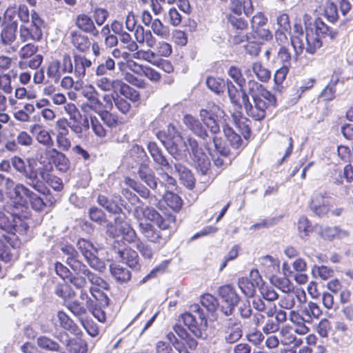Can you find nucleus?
Returning a JSON list of instances; mask_svg holds the SVG:
<instances>
[{
  "label": "nucleus",
  "instance_id": "obj_56",
  "mask_svg": "<svg viewBox=\"0 0 353 353\" xmlns=\"http://www.w3.org/2000/svg\"><path fill=\"white\" fill-rule=\"evenodd\" d=\"M99 117V119L103 121L107 126L110 128H114L117 125L118 121L117 117L110 113L109 111L103 110V108L100 109V111L96 112Z\"/></svg>",
  "mask_w": 353,
  "mask_h": 353
},
{
  "label": "nucleus",
  "instance_id": "obj_21",
  "mask_svg": "<svg viewBox=\"0 0 353 353\" xmlns=\"http://www.w3.org/2000/svg\"><path fill=\"white\" fill-rule=\"evenodd\" d=\"M62 252L67 255V264L73 271H79L85 265L79 260V254L74 248L70 245H65L61 247Z\"/></svg>",
  "mask_w": 353,
  "mask_h": 353
},
{
  "label": "nucleus",
  "instance_id": "obj_55",
  "mask_svg": "<svg viewBox=\"0 0 353 353\" xmlns=\"http://www.w3.org/2000/svg\"><path fill=\"white\" fill-rule=\"evenodd\" d=\"M92 130L94 134L99 137L103 138L106 136L107 132L105 128L101 123L99 118L90 114L89 116Z\"/></svg>",
  "mask_w": 353,
  "mask_h": 353
},
{
  "label": "nucleus",
  "instance_id": "obj_44",
  "mask_svg": "<svg viewBox=\"0 0 353 353\" xmlns=\"http://www.w3.org/2000/svg\"><path fill=\"white\" fill-rule=\"evenodd\" d=\"M67 350L70 353H87V342L81 339H73L69 340L67 343Z\"/></svg>",
  "mask_w": 353,
  "mask_h": 353
},
{
  "label": "nucleus",
  "instance_id": "obj_23",
  "mask_svg": "<svg viewBox=\"0 0 353 353\" xmlns=\"http://www.w3.org/2000/svg\"><path fill=\"white\" fill-rule=\"evenodd\" d=\"M294 34L291 37V44L293 46L296 55L303 53L305 48L303 27L301 23H294L293 27Z\"/></svg>",
  "mask_w": 353,
  "mask_h": 353
},
{
  "label": "nucleus",
  "instance_id": "obj_58",
  "mask_svg": "<svg viewBox=\"0 0 353 353\" xmlns=\"http://www.w3.org/2000/svg\"><path fill=\"white\" fill-rule=\"evenodd\" d=\"M134 58L147 61L152 64H157L158 57L157 55L150 50H139L134 54Z\"/></svg>",
  "mask_w": 353,
  "mask_h": 353
},
{
  "label": "nucleus",
  "instance_id": "obj_50",
  "mask_svg": "<svg viewBox=\"0 0 353 353\" xmlns=\"http://www.w3.org/2000/svg\"><path fill=\"white\" fill-rule=\"evenodd\" d=\"M226 85L228 94L231 103L236 105H240V98H242L241 90H244L243 87L240 88V90H238L236 87L228 80L226 82Z\"/></svg>",
  "mask_w": 353,
  "mask_h": 353
},
{
  "label": "nucleus",
  "instance_id": "obj_20",
  "mask_svg": "<svg viewBox=\"0 0 353 353\" xmlns=\"http://www.w3.org/2000/svg\"><path fill=\"white\" fill-rule=\"evenodd\" d=\"M26 179V183L35 191L46 194L49 190L44 186L43 182L39 179L38 172L34 168L26 170L23 174Z\"/></svg>",
  "mask_w": 353,
  "mask_h": 353
},
{
  "label": "nucleus",
  "instance_id": "obj_60",
  "mask_svg": "<svg viewBox=\"0 0 353 353\" xmlns=\"http://www.w3.org/2000/svg\"><path fill=\"white\" fill-rule=\"evenodd\" d=\"M120 91L122 94L132 102H137L140 100L139 93L123 82L120 86Z\"/></svg>",
  "mask_w": 353,
  "mask_h": 353
},
{
  "label": "nucleus",
  "instance_id": "obj_13",
  "mask_svg": "<svg viewBox=\"0 0 353 353\" xmlns=\"http://www.w3.org/2000/svg\"><path fill=\"white\" fill-rule=\"evenodd\" d=\"M325 192H316L312 195L310 208L314 214L319 217L325 216L330 210V205L327 201Z\"/></svg>",
  "mask_w": 353,
  "mask_h": 353
},
{
  "label": "nucleus",
  "instance_id": "obj_51",
  "mask_svg": "<svg viewBox=\"0 0 353 353\" xmlns=\"http://www.w3.org/2000/svg\"><path fill=\"white\" fill-rule=\"evenodd\" d=\"M206 85L210 90L219 94L223 92L226 83L223 79L209 77L206 79Z\"/></svg>",
  "mask_w": 353,
  "mask_h": 353
},
{
  "label": "nucleus",
  "instance_id": "obj_14",
  "mask_svg": "<svg viewBox=\"0 0 353 353\" xmlns=\"http://www.w3.org/2000/svg\"><path fill=\"white\" fill-rule=\"evenodd\" d=\"M148 150L154 163L159 166V168H157V170H160L161 171H165L170 170V174H174L170 164L165 157L163 154L161 150L158 147L156 143L150 142L148 145Z\"/></svg>",
  "mask_w": 353,
  "mask_h": 353
},
{
  "label": "nucleus",
  "instance_id": "obj_31",
  "mask_svg": "<svg viewBox=\"0 0 353 353\" xmlns=\"http://www.w3.org/2000/svg\"><path fill=\"white\" fill-rule=\"evenodd\" d=\"M174 172L178 174L184 185L190 189L194 187V178L192 172L181 163H174Z\"/></svg>",
  "mask_w": 353,
  "mask_h": 353
},
{
  "label": "nucleus",
  "instance_id": "obj_9",
  "mask_svg": "<svg viewBox=\"0 0 353 353\" xmlns=\"http://www.w3.org/2000/svg\"><path fill=\"white\" fill-rule=\"evenodd\" d=\"M79 273H82L85 276H86L90 283L93 285L90 288V292L92 296L96 299L99 300L101 297L104 298L105 305H108L109 303V299L108 296H104L103 293L101 292V290H107L109 288L108 283L103 280L102 278L98 276L95 274L92 273L90 270L87 268L85 265H84L81 270L79 271Z\"/></svg>",
  "mask_w": 353,
  "mask_h": 353
},
{
  "label": "nucleus",
  "instance_id": "obj_54",
  "mask_svg": "<svg viewBox=\"0 0 353 353\" xmlns=\"http://www.w3.org/2000/svg\"><path fill=\"white\" fill-rule=\"evenodd\" d=\"M151 28L153 32L161 39H166L170 35L168 27L164 26L163 23L158 19H154L152 21L151 24Z\"/></svg>",
  "mask_w": 353,
  "mask_h": 353
},
{
  "label": "nucleus",
  "instance_id": "obj_30",
  "mask_svg": "<svg viewBox=\"0 0 353 353\" xmlns=\"http://www.w3.org/2000/svg\"><path fill=\"white\" fill-rule=\"evenodd\" d=\"M134 37L139 43H144L149 48H153L157 44V40L150 30H145L143 26H138L134 32Z\"/></svg>",
  "mask_w": 353,
  "mask_h": 353
},
{
  "label": "nucleus",
  "instance_id": "obj_17",
  "mask_svg": "<svg viewBox=\"0 0 353 353\" xmlns=\"http://www.w3.org/2000/svg\"><path fill=\"white\" fill-rule=\"evenodd\" d=\"M82 94L88 100L85 107L94 112H99L103 108V103L99 99V94L94 86L89 85L83 88Z\"/></svg>",
  "mask_w": 353,
  "mask_h": 353
},
{
  "label": "nucleus",
  "instance_id": "obj_22",
  "mask_svg": "<svg viewBox=\"0 0 353 353\" xmlns=\"http://www.w3.org/2000/svg\"><path fill=\"white\" fill-rule=\"evenodd\" d=\"M56 168L62 172H65L70 168V161L65 154L57 148L47 150Z\"/></svg>",
  "mask_w": 353,
  "mask_h": 353
},
{
  "label": "nucleus",
  "instance_id": "obj_35",
  "mask_svg": "<svg viewBox=\"0 0 353 353\" xmlns=\"http://www.w3.org/2000/svg\"><path fill=\"white\" fill-rule=\"evenodd\" d=\"M314 26L316 28L315 34L319 37H328L331 40H334L338 36L339 33L336 30H334L333 28L329 27L320 19H318L315 21Z\"/></svg>",
  "mask_w": 353,
  "mask_h": 353
},
{
  "label": "nucleus",
  "instance_id": "obj_3",
  "mask_svg": "<svg viewBox=\"0 0 353 353\" xmlns=\"http://www.w3.org/2000/svg\"><path fill=\"white\" fill-rule=\"evenodd\" d=\"M248 90H242V104L248 116L255 121L263 120L266 110L274 107L276 103L275 96L262 84L252 79L247 83Z\"/></svg>",
  "mask_w": 353,
  "mask_h": 353
},
{
  "label": "nucleus",
  "instance_id": "obj_15",
  "mask_svg": "<svg viewBox=\"0 0 353 353\" xmlns=\"http://www.w3.org/2000/svg\"><path fill=\"white\" fill-rule=\"evenodd\" d=\"M272 34L271 32L268 29L262 27L251 30V32L245 36H242L241 37H235L234 39V42L237 44L243 42L245 39H254L259 41L260 43H262L263 41H270L272 39Z\"/></svg>",
  "mask_w": 353,
  "mask_h": 353
},
{
  "label": "nucleus",
  "instance_id": "obj_28",
  "mask_svg": "<svg viewBox=\"0 0 353 353\" xmlns=\"http://www.w3.org/2000/svg\"><path fill=\"white\" fill-rule=\"evenodd\" d=\"M71 42L73 46L81 52H88L91 45L87 35L76 31L71 32Z\"/></svg>",
  "mask_w": 353,
  "mask_h": 353
},
{
  "label": "nucleus",
  "instance_id": "obj_37",
  "mask_svg": "<svg viewBox=\"0 0 353 353\" xmlns=\"http://www.w3.org/2000/svg\"><path fill=\"white\" fill-rule=\"evenodd\" d=\"M223 130L231 147L234 149H239L242 146L243 141L241 136L236 133L232 128L225 125L223 127Z\"/></svg>",
  "mask_w": 353,
  "mask_h": 353
},
{
  "label": "nucleus",
  "instance_id": "obj_5",
  "mask_svg": "<svg viewBox=\"0 0 353 353\" xmlns=\"http://www.w3.org/2000/svg\"><path fill=\"white\" fill-rule=\"evenodd\" d=\"M261 297L252 300V307L256 311L263 312L268 317H272L276 312V305L274 301L279 299V294L272 287L261 285L259 287Z\"/></svg>",
  "mask_w": 353,
  "mask_h": 353
},
{
  "label": "nucleus",
  "instance_id": "obj_38",
  "mask_svg": "<svg viewBox=\"0 0 353 353\" xmlns=\"http://www.w3.org/2000/svg\"><path fill=\"white\" fill-rule=\"evenodd\" d=\"M290 320L296 325L295 332L299 334H305L309 332V328L305 325L304 319L296 311L290 312Z\"/></svg>",
  "mask_w": 353,
  "mask_h": 353
},
{
  "label": "nucleus",
  "instance_id": "obj_29",
  "mask_svg": "<svg viewBox=\"0 0 353 353\" xmlns=\"http://www.w3.org/2000/svg\"><path fill=\"white\" fill-rule=\"evenodd\" d=\"M75 23L77 26L83 32L90 33L94 36L98 35L99 31L96 28L92 18L88 15L85 14H79Z\"/></svg>",
  "mask_w": 353,
  "mask_h": 353
},
{
  "label": "nucleus",
  "instance_id": "obj_64",
  "mask_svg": "<svg viewBox=\"0 0 353 353\" xmlns=\"http://www.w3.org/2000/svg\"><path fill=\"white\" fill-rule=\"evenodd\" d=\"M57 317L61 325L67 330L74 331L76 325L73 321L63 312L59 311L57 313Z\"/></svg>",
  "mask_w": 353,
  "mask_h": 353
},
{
  "label": "nucleus",
  "instance_id": "obj_7",
  "mask_svg": "<svg viewBox=\"0 0 353 353\" xmlns=\"http://www.w3.org/2000/svg\"><path fill=\"white\" fill-rule=\"evenodd\" d=\"M16 203L25 206L28 203L36 211L43 210L46 204L43 200L24 184L17 183L16 188L10 197Z\"/></svg>",
  "mask_w": 353,
  "mask_h": 353
},
{
  "label": "nucleus",
  "instance_id": "obj_63",
  "mask_svg": "<svg viewBox=\"0 0 353 353\" xmlns=\"http://www.w3.org/2000/svg\"><path fill=\"white\" fill-rule=\"evenodd\" d=\"M89 216L92 221L100 225L104 224L107 222L104 212L97 207L90 208Z\"/></svg>",
  "mask_w": 353,
  "mask_h": 353
},
{
  "label": "nucleus",
  "instance_id": "obj_43",
  "mask_svg": "<svg viewBox=\"0 0 353 353\" xmlns=\"http://www.w3.org/2000/svg\"><path fill=\"white\" fill-rule=\"evenodd\" d=\"M43 56L41 54H35L28 57L27 59L19 60V67L21 70H26L30 68L32 70L37 69L43 61Z\"/></svg>",
  "mask_w": 353,
  "mask_h": 353
},
{
  "label": "nucleus",
  "instance_id": "obj_1",
  "mask_svg": "<svg viewBox=\"0 0 353 353\" xmlns=\"http://www.w3.org/2000/svg\"><path fill=\"white\" fill-rule=\"evenodd\" d=\"M157 136L168 152L176 159H181L185 155V152L189 150L198 172L202 175L208 174L211 165L210 159L195 139L189 138L185 141L172 125H169L166 131L159 132Z\"/></svg>",
  "mask_w": 353,
  "mask_h": 353
},
{
  "label": "nucleus",
  "instance_id": "obj_41",
  "mask_svg": "<svg viewBox=\"0 0 353 353\" xmlns=\"http://www.w3.org/2000/svg\"><path fill=\"white\" fill-rule=\"evenodd\" d=\"M110 272L114 279L121 283L129 281L131 277L130 272L120 265H111Z\"/></svg>",
  "mask_w": 353,
  "mask_h": 353
},
{
  "label": "nucleus",
  "instance_id": "obj_33",
  "mask_svg": "<svg viewBox=\"0 0 353 353\" xmlns=\"http://www.w3.org/2000/svg\"><path fill=\"white\" fill-rule=\"evenodd\" d=\"M42 30L37 28H28L21 26L20 28V39L22 42H27L30 40L40 41L42 38Z\"/></svg>",
  "mask_w": 353,
  "mask_h": 353
},
{
  "label": "nucleus",
  "instance_id": "obj_24",
  "mask_svg": "<svg viewBox=\"0 0 353 353\" xmlns=\"http://www.w3.org/2000/svg\"><path fill=\"white\" fill-rule=\"evenodd\" d=\"M92 65V61L85 56L74 54L73 57V72L79 79L85 75L86 69Z\"/></svg>",
  "mask_w": 353,
  "mask_h": 353
},
{
  "label": "nucleus",
  "instance_id": "obj_11",
  "mask_svg": "<svg viewBox=\"0 0 353 353\" xmlns=\"http://www.w3.org/2000/svg\"><path fill=\"white\" fill-rule=\"evenodd\" d=\"M307 300L306 294L305 291L299 288H297L292 291L283 294L280 299L279 305L281 308L285 310H291L294 307H301L305 303Z\"/></svg>",
  "mask_w": 353,
  "mask_h": 353
},
{
  "label": "nucleus",
  "instance_id": "obj_52",
  "mask_svg": "<svg viewBox=\"0 0 353 353\" xmlns=\"http://www.w3.org/2000/svg\"><path fill=\"white\" fill-rule=\"evenodd\" d=\"M201 303L209 312L216 311L219 302L217 299L210 294H205L201 296Z\"/></svg>",
  "mask_w": 353,
  "mask_h": 353
},
{
  "label": "nucleus",
  "instance_id": "obj_12",
  "mask_svg": "<svg viewBox=\"0 0 353 353\" xmlns=\"http://www.w3.org/2000/svg\"><path fill=\"white\" fill-rule=\"evenodd\" d=\"M28 225L23 222L19 216L13 214H6L0 210V229L8 233L15 234L17 232L26 231Z\"/></svg>",
  "mask_w": 353,
  "mask_h": 353
},
{
  "label": "nucleus",
  "instance_id": "obj_49",
  "mask_svg": "<svg viewBox=\"0 0 353 353\" xmlns=\"http://www.w3.org/2000/svg\"><path fill=\"white\" fill-rule=\"evenodd\" d=\"M167 205L175 211H178L182 205L181 199L176 194L168 191L165 194L161 195Z\"/></svg>",
  "mask_w": 353,
  "mask_h": 353
},
{
  "label": "nucleus",
  "instance_id": "obj_19",
  "mask_svg": "<svg viewBox=\"0 0 353 353\" xmlns=\"http://www.w3.org/2000/svg\"><path fill=\"white\" fill-rule=\"evenodd\" d=\"M146 157L147 155L144 149L135 144L132 146L127 154L125 156L123 161L129 167L133 168L134 165L140 163Z\"/></svg>",
  "mask_w": 353,
  "mask_h": 353
},
{
  "label": "nucleus",
  "instance_id": "obj_61",
  "mask_svg": "<svg viewBox=\"0 0 353 353\" xmlns=\"http://www.w3.org/2000/svg\"><path fill=\"white\" fill-rule=\"evenodd\" d=\"M69 281L77 288L81 289L87 284L86 276L78 271H74L68 279Z\"/></svg>",
  "mask_w": 353,
  "mask_h": 353
},
{
  "label": "nucleus",
  "instance_id": "obj_32",
  "mask_svg": "<svg viewBox=\"0 0 353 353\" xmlns=\"http://www.w3.org/2000/svg\"><path fill=\"white\" fill-rule=\"evenodd\" d=\"M118 254L122 261L130 268L136 270L139 269V256L134 250L126 248L123 250H119Z\"/></svg>",
  "mask_w": 353,
  "mask_h": 353
},
{
  "label": "nucleus",
  "instance_id": "obj_8",
  "mask_svg": "<svg viewBox=\"0 0 353 353\" xmlns=\"http://www.w3.org/2000/svg\"><path fill=\"white\" fill-rule=\"evenodd\" d=\"M77 246L92 268L99 272L105 270V263L96 256L97 250L91 242L81 239L78 241Z\"/></svg>",
  "mask_w": 353,
  "mask_h": 353
},
{
  "label": "nucleus",
  "instance_id": "obj_40",
  "mask_svg": "<svg viewBox=\"0 0 353 353\" xmlns=\"http://www.w3.org/2000/svg\"><path fill=\"white\" fill-rule=\"evenodd\" d=\"M252 70L256 78L262 82L268 81L271 77L270 70L265 68L260 61H256L252 63Z\"/></svg>",
  "mask_w": 353,
  "mask_h": 353
},
{
  "label": "nucleus",
  "instance_id": "obj_25",
  "mask_svg": "<svg viewBox=\"0 0 353 353\" xmlns=\"http://www.w3.org/2000/svg\"><path fill=\"white\" fill-rule=\"evenodd\" d=\"M68 126L79 138L82 137L84 131L89 128V120L87 117L82 119L81 115L79 117H72L68 120Z\"/></svg>",
  "mask_w": 353,
  "mask_h": 353
},
{
  "label": "nucleus",
  "instance_id": "obj_62",
  "mask_svg": "<svg viewBox=\"0 0 353 353\" xmlns=\"http://www.w3.org/2000/svg\"><path fill=\"white\" fill-rule=\"evenodd\" d=\"M68 125L67 119L61 118L58 119L55 123L56 137H68L69 128Z\"/></svg>",
  "mask_w": 353,
  "mask_h": 353
},
{
  "label": "nucleus",
  "instance_id": "obj_26",
  "mask_svg": "<svg viewBox=\"0 0 353 353\" xmlns=\"http://www.w3.org/2000/svg\"><path fill=\"white\" fill-rule=\"evenodd\" d=\"M243 331L239 323H229L225 327L224 339L228 343H234L242 336Z\"/></svg>",
  "mask_w": 353,
  "mask_h": 353
},
{
  "label": "nucleus",
  "instance_id": "obj_46",
  "mask_svg": "<svg viewBox=\"0 0 353 353\" xmlns=\"http://www.w3.org/2000/svg\"><path fill=\"white\" fill-rule=\"evenodd\" d=\"M97 202L110 213L118 214L122 211L121 208L115 201L108 199L104 195H99L97 199Z\"/></svg>",
  "mask_w": 353,
  "mask_h": 353
},
{
  "label": "nucleus",
  "instance_id": "obj_47",
  "mask_svg": "<svg viewBox=\"0 0 353 353\" xmlns=\"http://www.w3.org/2000/svg\"><path fill=\"white\" fill-rule=\"evenodd\" d=\"M96 80V85L103 91H110L115 86H121L122 81L112 80L108 77L101 76Z\"/></svg>",
  "mask_w": 353,
  "mask_h": 353
},
{
  "label": "nucleus",
  "instance_id": "obj_4",
  "mask_svg": "<svg viewBox=\"0 0 353 353\" xmlns=\"http://www.w3.org/2000/svg\"><path fill=\"white\" fill-rule=\"evenodd\" d=\"M223 114V110L217 105L208 104L207 108L200 110V117L205 125L210 130L212 136H209V141L203 143L205 148L210 152L214 148L223 156L230 153V149L226 146L221 137L217 136L220 132V126L216 121L219 117Z\"/></svg>",
  "mask_w": 353,
  "mask_h": 353
},
{
  "label": "nucleus",
  "instance_id": "obj_34",
  "mask_svg": "<svg viewBox=\"0 0 353 353\" xmlns=\"http://www.w3.org/2000/svg\"><path fill=\"white\" fill-rule=\"evenodd\" d=\"M166 338L168 340L169 343L161 341H158L156 344V353H173L172 347L170 343H171L174 347H176V345L180 343L174 334L172 332H169L166 335Z\"/></svg>",
  "mask_w": 353,
  "mask_h": 353
},
{
  "label": "nucleus",
  "instance_id": "obj_18",
  "mask_svg": "<svg viewBox=\"0 0 353 353\" xmlns=\"http://www.w3.org/2000/svg\"><path fill=\"white\" fill-rule=\"evenodd\" d=\"M185 125L197 137L205 141H209V134L203 126L201 123L196 118L191 115H185L183 119Z\"/></svg>",
  "mask_w": 353,
  "mask_h": 353
},
{
  "label": "nucleus",
  "instance_id": "obj_16",
  "mask_svg": "<svg viewBox=\"0 0 353 353\" xmlns=\"http://www.w3.org/2000/svg\"><path fill=\"white\" fill-rule=\"evenodd\" d=\"M30 132L34 136L36 140L40 144L50 148L53 145L54 141L49 132L44 126L35 123L30 127Z\"/></svg>",
  "mask_w": 353,
  "mask_h": 353
},
{
  "label": "nucleus",
  "instance_id": "obj_10",
  "mask_svg": "<svg viewBox=\"0 0 353 353\" xmlns=\"http://www.w3.org/2000/svg\"><path fill=\"white\" fill-rule=\"evenodd\" d=\"M218 294L222 301L227 305L226 307L222 306L221 311L225 316L231 315L240 301L234 287L231 285L220 286L218 289Z\"/></svg>",
  "mask_w": 353,
  "mask_h": 353
},
{
  "label": "nucleus",
  "instance_id": "obj_53",
  "mask_svg": "<svg viewBox=\"0 0 353 353\" xmlns=\"http://www.w3.org/2000/svg\"><path fill=\"white\" fill-rule=\"evenodd\" d=\"M17 25L8 26L1 32V41L3 45H11L16 39Z\"/></svg>",
  "mask_w": 353,
  "mask_h": 353
},
{
  "label": "nucleus",
  "instance_id": "obj_45",
  "mask_svg": "<svg viewBox=\"0 0 353 353\" xmlns=\"http://www.w3.org/2000/svg\"><path fill=\"white\" fill-rule=\"evenodd\" d=\"M241 13V9L239 8H236L234 13L227 15L228 23H230L233 28L237 30H244L248 26L247 22L242 18L239 17Z\"/></svg>",
  "mask_w": 353,
  "mask_h": 353
},
{
  "label": "nucleus",
  "instance_id": "obj_36",
  "mask_svg": "<svg viewBox=\"0 0 353 353\" xmlns=\"http://www.w3.org/2000/svg\"><path fill=\"white\" fill-rule=\"evenodd\" d=\"M261 266L267 274H274L279 270V261L270 255L263 256L259 259Z\"/></svg>",
  "mask_w": 353,
  "mask_h": 353
},
{
  "label": "nucleus",
  "instance_id": "obj_57",
  "mask_svg": "<svg viewBox=\"0 0 353 353\" xmlns=\"http://www.w3.org/2000/svg\"><path fill=\"white\" fill-rule=\"evenodd\" d=\"M302 312L304 315L307 316L309 319L315 318L317 319L321 315V310L319 305L313 302H309L302 309Z\"/></svg>",
  "mask_w": 353,
  "mask_h": 353
},
{
  "label": "nucleus",
  "instance_id": "obj_27",
  "mask_svg": "<svg viewBox=\"0 0 353 353\" xmlns=\"http://www.w3.org/2000/svg\"><path fill=\"white\" fill-rule=\"evenodd\" d=\"M305 52L310 54H314L318 49L322 46V41L319 37L314 33L311 30L306 29V35L304 38Z\"/></svg>",
  "mask_w": 353,
  "mask_h": 353
},
{
  "label": "nucleus",
  "instance_id": "obj_2",
  "mask_svg": "<svg viewBox=\"0 0 353 353\" xmlns=\"http://www.w3.org/2000/svg\"><path fill=\"white\" fill-rule=\"evenodd\" d=\"M148 204L161 208V201L156 195L150 194ZM133 216L139 223V232L150 241L161 243L165 241L160 231L149 222H153L161 230H165L175 223V216L170 214H160L152 207L138 205L133 210Z\"/></svg>",
  "mask_w": 353,
  "mask_h": 353
},
{
  "label": "nucleus",
  "instance_id": "obj_48",
  "mask_svg": "<svg viewBox=\"0 0 353 353\" xmlns=\"http://www.w3.org/2000/svg\"><path fill=\"white\" fill-rule=\"evenodd\" d=\"M61 63L57 60L51 61L47 68V76L52 79L55 83H57L61 77Z\"/></svg>",
  "mask_w": 353,
  "mask_h": 353
},
{
  "label": "nucleus",
  "instance_id": "obj_59",
  "mask_svg": "<svg viewBox=\"0 0 353 353\" xmlns=\"http://www.w3.org/2000/svg\"><path fill=\"white\" fill-rule=\"evenodd\" d=\"M37 343L39 347L47 350L57 351L59 348L57 342L44 336L39 337Z\"/></svg>",
  "mask_w": 353,
  "mask_h": 353
},
{
  "label": "nucleus",
  "instance_id": "obj_39",
  "mask_svg": "<svg viewBox=\"0 0 353 353\" xmlns=\"http://www.w3.org/2000/svg\"><path fill=\"white\" fill-rule=\"evenodd\" d=\"M237 285L241 292L247 297H252L258 288L247 277H241L238 279Z\"/></svg>",
  "mask_w": 353,
  "mask_h": 353
},
{
  "label": "nucleus",
  "instance_id": "obj_6",
  "mask_svg": "<svg viewBox=\"0 0 353 353\" xmlns=\"http://www.w3.org/2000/svg\"><path fill=\"white\" fill-rule=\"evenodd\" d=\"M184 324L196 337H202V332L208 326L206 316L199 305L193 304L188 312L181 315Z\"/></svg>",
  "mask_w": 353,
  "mask_h": 353
},
{
  "label": "nucleus",
  "instance_id": "obj_42",
  "mask_svg": "<svg viewBox=\"0 0 353 353\" xmlns=\"http://www.w3.org/2000/svg\"><path fill=\"white\" fill-rule=\"evenodd\" d=\"M115 69V61L110 57H105L97 67L95 74L97 77L104 76Z\"/></svg>",
  "mask_w": 353,
  "mask_h": 353
}]
</instances>
